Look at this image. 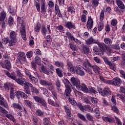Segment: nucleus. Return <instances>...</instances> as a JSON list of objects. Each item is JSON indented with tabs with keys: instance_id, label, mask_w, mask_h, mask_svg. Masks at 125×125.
<instances>
[{
	"instance_id": "1",
	"label": "nucleus",
	"mask_w": 125,
	"mask_h": 125,
	"mask_svg": "<svg viewBox=\"0 0 125 125\" xmlns=\"http://www.w3.org/2000/svg\"><path fill=\"white\" fill-rule=\"evenodd\" d=\"M4 72L7 77L10 79H12V80H14V81H16L17 83H19V84H20L21 85H24V88H25V87L29 88V86L30 87H33V85L31 83L25 82V78H21V79H16L15 72H12L11 74H10L7 71L4 70Z\"/></svg>"
},
{
	"instance_id": "2",
	"label": "nucleus",
	"mask_w": 125,
	"mask_h": 125,
	"mask_svg": "<svg viewBox=\"0 0 125 125\" xmlns=\"http://www.w3.org/2000/svg\"><path fill=\"white\" fill-rule=\"evenodd\" d=\"M18 26L21 25V38L24 41H27V35L26 33V30L25 29V26L23 24V18L18 17L17 19Z\"/></svg>"
},
{
	"instance_id": "3",
	"label": "nucleus",
	"mask_w": 125,
	"mask_h": 125,
	"mask_svg": "<svg viewBox=\"0 0 125 125\" xmlns=\"http://www.w3.org/2000/svg\"><path fill=\"white\" fill-rule=\"evenodd\" d=\"M64 84L65 86V95L66 97H70V93L72 92V90L71 89V83L67 79H64L63 80Z\"/></svg>"
},
{
	"instance_id": "4",
	"label": "nucleus",
	"mask_w": 125,
	"mask_h": 125,
	"mask_svg": "<svg viewBox=\"0 0 125 125\" xmlns=\"http://www.w3.org/2000/svg\"><path fill=\"white\" fill-rule=\"evenodd\" d=\"M9 46L14 45L17 42V33L15 31H11L10 33Z\"/></svg>"
},
{
	"instance_id": "5",
	"label": "nucleus",
	"mask_w": 125,
	"mask_h": 125,
	"mask_svg": "<svg viewBox=\"0 0 125 125\" xmlns=\"http://www.w3.org/2000/svg\"><path fill=\"white\" fill-rule=\"evenodd\" d=\"M108 84L114 85L115 86H120V84H122V80L119 77H115L113 80H107L105 82Z\"/></svg>"
},
{
	"instance_id": "6",
	"label": "nucleus",
	"mask_w": 125,
	"mask_h": 125,
	"mask_svg": "<svg viewBox=\"0 0 125 125\" xmlns=\"http://www.w3.org/2000/svg\"><path fill=\"white\" fill-rule=\"evenodd\" d=\"M78 107L80 108V110L83 112H84V111H86V112H89L90 113H93L94 112L93 109L91 108L90 105H87L83 106L82 104H79L78 105Z\"/></svg>"
},
{
	"instance_id": "7",
	"label": "nucleus",
	"mask_w": 125,
	"mask_h": 125,
	"mask_svg": "<svg viewBox=\"0 0 125 125\" xmlns=\"http://www.w3.org/2000/svg\"><path fill=\"white\" fill-rule=\"evenodd\" d=\"M81 62L83 63V66L86 68V70L87 72L90 75H93V73H92V70L89 68H91L92 67V65H91V64L89 63L88 60H85V61L83 62V61H81Z\"/></svg>"
},
{
	"instance_id": "8",
	"label": "nucleus",
	"mask_w": 125,
	"mask_h": 125,
	"mask_svg": "<svg viewBox=\"0 0 125 125\" xmlns=\"http://www.w3.org/2000/svg\"><path fill=\"white\" fill-rule=\"evenodd\" d=\"M98 91L100 94L104 97L107 96V95H111L112 94V93L110 90V88L108 87L104 88V90L101 88H99Z\"/></svg>"
},
{
	"instance_id": "9",
	"label": "nucleus",
	"mask_w": 125,
	"mask_h": 125,
	"mask_svg": "<svg viewBox=\"0 0 125 125\" xmlns=\"http://www.w3.org/2000/svg\"><path fill=\"white\" fill-rule=\"evenodd\" d=\"M33 99H34L36 102L42 104V105L43 107H46L47 106V104L46 103V102H45L44 99L42 98H40L39 96H33Z\"/></svg>"
},
{
	"instance_id": "10",
	"label": "nucleus",
	"mask_w": 125,
	"mask_h": 125,
	"mask_svg": "<svg viewBox=\"0 0 125 125\" xmlns=\"http://www.w3.org/2000/svg\"><path fill=\"white\" fill-rule=\"evenodd\" d=\"M83 67L80 65H77L75 68V72L80 76H84V72L83 71Z\"/></svg>"
},
{
	"instance_id": "11",
	"label": "nucleus",
	"mask_w": 125,
	"mask_h": 125,
	"mask_svg": "<svg viewBox=\"0 0 125 125\" xmlns=\"http://www.w3.org/2000/svg\"><path fill=\"white\" fill-rule=\"evenodd\" d=\"M0 65L2 68L7 69V70H10V69H11V63L8 60L5 61L4 63L0 62Z\"/></svg>"
},
{
	"instance_id": "12",
	"label": "nucleus",
	"mask_w": 125,
	"mask_h": 125,
	"mask_svg": "<svg viewBox=\"0 0 125 125\" xmlns=\"http://www.w3.org/2000/svg\"><path fill=\"white\" fill-rule=\"evenodd\" d=\"M15 95L18 99H19L20 97H21V98H23L24 99H27V98H28V95L22 91H17Z\"/></svg>"
},
{
	"instance_id": "13",
	"label": "nucleus",
	"mask_w": 125,
	"mask_h": 125,
	"mask_svg": "<svg viewBox=\"0 0 125 125\" xmlns=\"http://www.w3.org/2000/svg\"><path fill=\"white\" fill-rule=\"evenodd\" d=\"M78 90H82L83 92H84L85 93H87L88 92V88H87V86H86V85L84 83H82L78 86V87L77 88Z\"/></svg>"
},
{
	"instance_id": "14",
	"label": "nucleus",
	"mask_w": 125,
	"mask_h": 125,
	"mask_svg": "<svg viewBox=\"0 0 125 125\" xmlns=\"http://www.w3.org/2000/svg\"><path fill=\"white\" fill-rule=\"evenodd\" d=\"M70 81L72 84H73V85H75L77 88H78V86L81 84L80 80L77 78L72 77Z\"/></svg>"
},
{
	"instance_id": "15",
	"label": "nucleus",
	"mask_w": 125,
	"mask_h": 125,
	"mask_svg": "<svg viewBox=\"0 0 125 125\" xmlns=\"http://www.w3.org/2000/svg\"><path fill=\"white\" fill-rule=\"evenodd\" d=\"M86 27L88 30H90L93 27V20L91 19V16L88 17Z\"/></svg>"
},
{
	"instance_id": "16",
	"label": "nucleus",
	"mask_w": 125,
	"mask_h": 125,
	"mask_svg": "<svg viewBox=\"0 0 125 125\" xmlns=\"http://www.w3.org/2000/svg\"><path fill=\"white\" fill-rule=\"evenodd\" d=\"M0 99H1L0 100V105L3 106L6 109H8V108H9L8 104L5 102V100H4V98L2 97L1 95H0Z\"/></svg>"
},
{
	"instance_id": "17",
	"label": "nucleus",
	"mask_w": 125,
	"mask_h": 125,
	"mask_svg": "<svg viewBox=\"0 0 125 125\" xmlns=\"http://www.w3.org/2000/svg\"><path fill=\"white\" fill-rule=\"evenodd\" d=\"M93 50L96 54L97 55H101V56H102L104 54V53H103V50H102L101 51H100L99 48H98V47L97 46H94L93 47Z\"/></svg>"
},
{
	"instance_id": "18",
	"label": "nucleus",
	"mask_w": 125,
	"mask_h": 125,
	"mask_svg": "<svg viewBox=\"0 0 125 125\" xmlns=\"http://www.w3.org/2000/svg\"><path fill=\"white\" fill-rule=\"evenodd\" d=\"M88 13L86 10L83 11V14L81 16V21L83 23H85L86 22V15H87Z\"/></svg>"
},
{
	"instance_id": "19",
	"label": "nucleus",
	"mask_w": 125,
	"mask_h": 125,
	"mask_svg": "<svg viewBox=\"0 0 125 125\" xmlns=\"http://www.w3.org/2000/svg\"><path fill=\"white\" fill-rule=\"evenodd\" d=\"M97 42V40H94L93 38L91 37L87 39V40H85L86 44L87 45H90V44H93V43H96Z\"/></svg>"
},
{
	"instance_id": "20",
	"label": "nucleus",
	"mask_w": 125,
	"mask_h": 125,
	"mask_svg": "<svg viewBox=\"0 0 125 125\" xmlns=\"http://www.w3.org/2000/svg\"><path fill=\"white\" fill-rule=\"evenodd\" d=\"M96 44H97L99 46V47L100 48L101 51L103 50V53H104V50H105V46H106V44L104 43V42H101L98 40H97V43H96Z\"/></svg>"
},
{
	"instance_id": "21",
	"label": "nucleus",
	"mask_w": 125,
	"mask_h": 125,
	"mask_svg": "<svg viewBox=\"0 0 125 125\" xmlns=\"http://www.w3.org/2000/svg\"><path fill=\"white\" fill-rule=\"evenodd\" d=\"M39 69L40 72H42L46 75H49V71H48V69L46 68V67L44 66V65H42L41 67H39Z\"/></svg>"
},
{
	"instance_id": "22",
	"label": "nucleus",
	"mask_w": 125,
	"mask_h": 125,
	"mask_svg": "<svg viewBox=\"0 0 125 125\" xmlns=\"http://www.w3.org/2000/svg\"><path fill=\"white\" fill-rule=\"evenodd\" d=\"M18 57L21 60L24 61V62L27 61V59H26V55L24 53V52H20L18 54Z\"/></svg>"
},
{
	"instance_id": "23",
	"label": "nucleus",
	"mask_w": 125,
	"mask_h": 125,
	"mask_svg": "<svg viewBox=\"0 0 125 125\" xmlns=\"http://www.w3.org/2000/svg\"><path fill=\"white\" fill-rule=\"evenodd\" d=\"M90 52V50L89 49V48L87 47V46L83 45V46L82 53H83V54H85L86 55H87V54H89Z\"/></svg>"
},
{
	"instance_id": "24",
	"label": "nucleus",
	"mask_w": 125,
	"mask_h": 125,
	"mask_svg": "<svg viewBox=\"0 0 125 125\" xmlns=\"http://www.w3.org/2000/svg\"><path fill=\"white\" fill-rule=\"evenodd\" d=\"M116 4L118 7L120 8V9L124 10L125 8V4L124 2L121 0H116Z\"/></svg>"
},
{
	"instance_id": "25",
	"label": "nucleus",
	"mask_w": 125,
	"mask_h": 125,
	"mask_svg": "<svg viewBox=\"0 0 125 125\" xmlns=\"http://www.w3.org/2000/svg\"><path fill=\"white\" fill-rule=\"evenodd\" d=\"M66 98H68L69 102L71 104V105H73V106H78V105H79L74 98H71V93H70L69 97H66Z\"/></svg>"
},
{
	"instance_id": "26",
	"label": "nucleus",
	"mask_w": 125,
	"mask_h": 125,
	"mask_svg": "<svg viewBox=\"0 0 125 125\" xmlns=\"http://www.w3.org/2000/svg\"><path fill=\"white\" fill-rule=\"evenodd\" d=\"M48 103L50 104L51 105V106H54L55 107H58V104H59V102L56 100L55 101V103L54 101H52V100L50 99H48Z\"/></svg>"
},
{
	"instance_id": "27",
	"label": "nucleus",
	"mask_w": 125,
	"mask_h": 125,
	"mask_svg": "<svg viewBox=\"0 0 125 125\" xmlns=\"http://www.w3.org/2000/svg\"><path fill=\"white\" fill-rule=\"evenodd\" d=\"M65 27L68 29H69V30H71V29H75V28H76L75 24L71 21H68L66 22L65 24Z\"/></svg>"
},
{
	"instance_id": "28",
	"label": "nucleus",
	"mask_w": 125,
	"mask_h": 125,
	"mask_svg": "<svg viewBox=\"0 0 125 125\" xmlns=\"http://www.w3.org/2000/svg\"><path fill=\"white\" fill-rule=\"evenodd\" d=\"M40 84H42V85H51L52 84V83L51 82H48L46 80H40Z\"/></svg>"
},
{
	"instance_id": "29",
	"label": "nucleus",
	"mask_w": 125,
	"mask_h": 125,
	"mask_svg": "<svg viewBox=\"0 0 125 125\" xmlns=\"http://www.w3.org/2000/svg\"><path fill=\"white\" fill-rule=\"evenodd\" d=\"M55 9L56 15L59 17H62V14H61V13L60 12V9H59V6L57 4H55Z\"/></svg>"
},
{
	"instance_id": "30",
	"label": "nucleus",
	"mask_w": 125,
	"mask_h": 125,
	"mask_svg": "<svg viewBox=\"0 0 125 125\" xmlns=\"http://www.w3.org/2000/svg\"><path fill=\"white\" fill-rule=\"evenodd\" d=\"M67 66L68 67V68L70 70L71 73L72 74L75 73V68H74V66H73V64L71 63V62H68L67 63Z\"/></svg>"
},
{
	"instance_id": "31",
	"label": "nucleus",
	"mask_w": 125,
	"mask_h": 125,
	"mask_svg": "<svg viewBox=\"0 0 125 125\" xmlns=\"http://www.w3.org/2000/svg\"><path fill=\"white\" fill-rule=\"evenodd\" d=\"M64 109L68 117L71 118V116H72V114H71V109H70V108L66 105L64 106Z\"/></svg>"
},
{
	"instance_id": "32",
	"label": "nucleus",
	"mask_w": 125,
	"mask_h": 125,
	"mask_svg": "<svg viewBox=\"0 0 125 125\" xmlns=\"http://www.w3.org/2000/svg\"><path fill=\"white\" fill-rule=\"evenodd\" d=\"M55 66H56V67H60L61 68H64V63L63 62H59V61H56L54 63Z\"/></svg>"
},
{
	"instance_id": "33",
	"label": "nucleus",
	"mask_w": 125,
	"mask_h": 125,
	"mask_svg": "<svg viewBox=\"0 0 125 125\" xmlns=\"http://www.w3.org/2000/svg\"><path fill=\"white\" fill-rule=\"evenodd\" d=\"M29 77V79L32 82V83H34L35 84H38V79L36 78L34 76L31 75Z\"/></svg>"
},
{
	"instance_id": "34",
	"label": "nucleus",
	"mask_w": 125,
	"mask_h": 125,
	"mask_svg": "<svg viewBox=\"0 0 125 125\" xmlns=\"http://www.w3.org/2000/svg\"><path fill=\"white\" fill-rule=\"evenodd\" d=\"M102 119L104 122H107L108 123H113L114 122V118L112 117H102Z\"/></svg>"
},
{
	"instance_id": "35",
	"label": "nucleus",
	"mask_w": 125,
	"mask_h": 125,
	"mask_svg": "<svg viewBox=\"0 0 125 125\" xmlns=\"http://www.w3.org/2000/svg\"><path fill=\"white\" fill-rule=\"evenodd\" d=\"M12 107H13L14 109H18L20 110H22V106L18 104L13 103Z\"/></svg>"
},
{
	"instance_id": "36",
	"label": "nucleus",
	"mask_w": 125,
	"mask_h": 125,
	"mask_svg": "<svg viewBox=\"0 0 125 125\" xmlns=\"http://www.w3.org/2000/svg\"><path fill=\"white\" fill-rule=\"evenodd\" d=\"M16 71L17 73L18 77L20 78L19 80H21V81H22V79H24V78H23V77H24V75H23V74H22V73L20 72V70H19V69L17 68H16Z\"/></svg>"
},
{
	"instance_id": "37",
	"label": "nucleus",
	"mask_w": 125,
	"mask_h": 125,
	"mask_svg": "<svg viewBox=\"0 0 125 125\" xmlns=\"http://www.w3.org/2000/svg\"><path fill=\"white\" fill-rule=\"evenodd\" d=\"M92 68L94 71L96 73V74H99V71H100V68L98 66L96 65H94L92 66Z\"/></svg>"
},
{
	"instance_id": "38",
	"label": "nucleus",
	"mask_w": 125,
	"mask_h": 125,
	"mask_svg": "<svg viewBox=\"0 0 125 125\" xmlns=\"http://www.w3.org/2000/svg\"><path fill=\"white\" fill-rule=\"evenodd\" d=\"M5 17H6V13L4 11L1 12L0 16V21H4Z\"/></svg>"
},
{
	"instance_id": "39",
	"label": "nucleus",
	"mask_w": 125,
	"mask_h": 125,
	"mask_svg": "<svg viewBox=\"0 0 125 125\" xmlns=\"http://www.w3.org/2000/svg\"><path fill=\"white\" fill-rule=\"evenodd\" d=\"M56 72L60 78H62V77H63V73H62V69H61V68H57L56 69Z\"/></svg>"
},
{
	"instance_id": "40",
	"label": "nucleus",
	"mask_w": 125,
	"mask_h": 125,
	"mask_svg": "<svg viewBox=\"0 0 125 125\" xmlns=\"http://www.w3.org/2000/svg\"><path fill=\"white\" fill-rule=\"evenodd\" d=\"M6 118L9 119L10 121H12V122H13V123H15L16 122V120H15V118H14V117L13 116H12L11 114H7L6 115Z\"/></svg>"
},
{
	"instance_id": "41",
	"label": "nucleus",
	"mask_w": 125,
	"mask_h": 125,
	"mask_svg": "<svg viewBox=\"0 0 125 125\" xmlns=\"http://www.w3.org/2000/svg\"><path fill=\"white\" fill-rule=\"evenodd\" d=\"M51 93L52 97L53 98L55 101H56V100H57V93H56V91H55L54 90H53L51 91Z\"/></svg>"
},
{
	"instance_id": "42",
	"label": "nucleus",
	"mask_w": 125,
	"mask_h": 125,
	"mask_svg": "<svg viewBox=\"0 0 125 125\" xmlns=\"http://www.w3.org/2000/svg\"><path fill=\"white\" fill-rule=\"evenodd\" d=\"M117 96L118 98H120L121 99L122 102L125 103V95H123V94H117Z\"/></svg>"
},
{
	"instance_id": "43",
	"label": "nucleus",
	"mask_w": 125,
	"mask_h": 125,
	"mask_svg": "<svg viewBox=\"0 0 125 125\" xmlns=\"http://www.w3.org/2000/svg\"><path fill=\"white\" fill-rule=\"evenodd\" d=\"M65 35H66V36L65 37L68 38V39H70L71 41H73L75 39V37L69 32H66Z\"/></svg>"
},
{
	"instance_id": "44",
	"label": "nucleus",
	"mask_w": 125,
	"mask_h": 125,
	"mask_svg": "<svg viewBox=\"0 0 125 125\" xmlns=\"http://www.w3.org/2000/svg\"><path fill=\"white\" fill-rule=\"evenodd\" d=\"M67 10L68 12H70L71 13V14H75V8L73 7V6H70L67 8Z\"/></svg>"
},
{
	"instance_id": "45",
	"label": "nucleus",
	"mask_w": 125,
	"mask_h": 125,
	"mask_svg": "<svg viewBox=\"0 0 125 125\" xmlns=\"http://www.w3.org/2000/svg\"><path fill=\"white\" fill-rule=\"evenodd\" d=\"M35 114L36 116H39V117H42V116H43V112H42L41 109H37Z\"/></svg>"
},
{
	"instance_id": "46",
	"label": "nucleus",
	"mask_w": 125,
	"mask_h": 125,
	"mask_svg": "<svg viewBox=\"0 0 125 125\" xmlns=\"http://www.w3.org/2000/svg\"><path fill=\"white\" fill-rule=\"evenodd\" d=\"M9 42H10V40L8 39V38H3L2 40V43L3 44H4L5 45L7 44V43H9Z\"/></svg>"
},
{
	"instance_id": "47",
	"label": "nucleus",
	"mask_w": 125,
	"mask_h": 125,
	"mask_svg": "<svg viewBox=\"0 0 125 125\" xmlns=\"http://www.w3.org/2000/svg\"><path fill=\"white\" fill-rule=\"evenodd\" d=\"M35 63L37 64V65H39V66H41L42 65V61L41 60V58L39 57H36L35 58Z\"/></svg>"
},
{
	"instance_id": "48",
	"label": "nucleus",
	"mask_w": 125,
	"mask_h": 125,
	"mask_svg": "<svg viewBox=\"0 0 125 125\" xmlns=\"http://www.w3.org/2000/svg\"><path fill=\"white\" fill-rule=\"evenodd\" d=\"M104 42L106 44H112V40L110 38H104Z\"/></svg>"
},
{
	"instance_id": "49",
	"label": "nucleus",
	"mask_w": 125,
	"mask_h": 125,
	"mask_svg": "<svg viewBox=\"0 0 125 125\" xmlns=\"http://www.w3.org/2000/svg\"><path fill=\"white\" fill-rule=\"evenodd\" d=\"M34 5L36 7V9L38 12L41 11V6L39 2H37V1L34 0Z\"/></svg>"
},
{
	"instance_id": "50",
	"label": "nucleus",
	"mask_w": 125,
	"mask_h": 125,
	"mask_svg": "<svg viewBox=\"0 0 125 125\" xmlns=\"http://www.w3.org/2000/svg\"><path fill=\"white\" fill-rule=\"evenodd\" d=\"M104 28V24L103 23V22H100L98 25V31H102Z\"/></svg>"
},
{
	"instance_id": "51",
	"label": "nucleus",
	"mask_w": 125,
	"mask_h": 125,
	"mask_svg": "<svg viewBox=\"0 0 125 125\" xmlns=\"http://www.w3.org/2000/svg\"><path fill=\"white\" fill-rule=\"evenodd\" d=\"M77 117L80 119V120H82V121H83V122H85L86 119H85V117L83 116V115L81 114V113H78L77 114Z\"/></svg>"
},
{
	"instance_id": "52",
	"label": "nucleus",
	"mask_w": 125,
	"mask_h": 125,
	"mask_svg": "<svg viewBox=\"0 0 125 125\" xmlns=\"http://www.w3.org/2000/svg\"><path fill=\"white\" fill-rule=\"evenodd\" d=\"M47 32V30H46V28H45V25H43L42 28V33L43 36H45L46 35V32Z\"/></svg>"
},
{
	"instance_id": "53",
	"label": "nucleus",
	"mask_w": 125,
	"mask_h": 125,
	"mask_svg": "<svg viewBox=\"0 0 125 125\" xmlns=\"http://www.w3.org/2000/svg\"><path fill=\"white\" fill-rule=\"evenodd\" d=\"M41 12L43 14L46 13V8H45V5H41Z\"/></svg>"
},
{
	"instance_id": "54",
	"label": "nucleus",
	"mask_w": 125,
	"mask_h": 125,
	"mask_svg": "<svg viewBox=\"0 0 125 125\" xmlns=\"http://www.w3.org/2000/svg\"><path fill=\"white\" fill-rule=\"evenodd\" d=\"M24 103L25 104L26 106H27L28 107H31V106H32L31 102L28 100H25L24 101Z\"/></svg>"
},
{
	"instance_id": "55",
	"label": "nucleus",
	"mask_w": 125,
	"mask_h": 125,
	"mask_svg": "<svg viewBox=\"0 0 125 125\" xmlns=\"http://www.w3.org/2000/svg\"><path fill=\"white\" fill-rule=\"evenodd\" d=\"M41 27H42V25L38 23L36 26L34 28V31H35V32H37V33H39V32H40L41 30Z\"/></svg>"
},
{
	"instance_id": "56",
	"label": "nucleus",
	"mask_w": 125,
	"mask_h": 125,
	"mask_svg": "<svg viewBox=\"0 0 125 125\" xmlns=\"http://www.w3.org/2000/svg\"><path fill=\"white\" fill-rule=\"evenodd\" d=\"M88 92H89V93H94V94L97 93V91L95 90V88L92 87L89 88Z\"/></svg>"
},
{
	"instance_id": "57",
	"label": "nucleus",
	"mask_w": 125,
	"mask_h": 125,
	"mask_svg": "<svg viewBox=\"0 0 125 125\" xmlns=\"http://www.w3.org/2000/svg\"><path fill=\"white\" fill-rule=\"evenodd\" d=\"M117 24H118V20H117V19H114L111 20V26H116Z\"/></svg>"
},
{
	"instance_id": "58",
	"label": "nucleus",
	"mask_w": 125,
	"mask_h": 125,
	"mask_svg": "<svg viewBox=\"0 0 125 125\" xmlns=\"http://www.w3.org/2000/svg\"><path fill=\"white\" fill-rule=\"evenodd\" d=\"M13 22H14L13 18H12V17L11 16H10L9 17V20L8 21L9 25L10 26H12V25L13 24Z\"/></svg>"
},
{
	"instance_id": "59",
	"label": "nucleus",
	"mask_w": 125,
	"mask_h": 125,
	"mask_svg": "<svg viewBox=\"0 0 125 125\" xmlns=\"http://www.w3.org/2000/svg\"><path fill=\"white\" fill-rule=\"evenodd\" d=\"M108 65L111 70H113V71L116 70V64H115V63H111V62H110Z\"/></svg>"
},
{
	"instance_id": "60",
	"label": "nucleus",
	"mask_w": 125,
	"mask_h": 125,
	"mask_svg": "<svg viewBox=\"0 0 125 125\" xmlns=\"http://www.w3.org/2000/svg\"><path fill=\"white\" fill-rule=\"evenodd\" d=\"M111 109L112 110V111H113V112H114L115 113H116V114H119V109H118L117 107H116V106L114 105V106H111Z\"/></svg>"
},
{
	"instance_id": "61",
	"label": "nucleus",
	"mask_w": 125,
	"mask_h": 125,
	"mask_svg": "<svg viewBox=\"0 0 125 125\" xmlns=\"http://www.w3.org/2000/svg\"><path fill=\"white\" fill-rule=\"evenodd\" d=\"M92 4L95 7H97V6H98V4H99V0H93Z\"/></svg>"
},
{
	"instance_id": "62",
	"label": "nucleus",
	"mask_w": 125,
	"mask_h": 125,
	"mask_svg": "<svg viewBox=\"0 0 125 125\" xmlns=\"http://www.w3.org/2000/svg\"><path fill=\"white\" fill-rule=\"evenodd\" d=\"M119 92L120 93H123L125 95V87L124 86H121L119 89Z\"/></svg>"
},
{
	"instance_id": "63",
	"label": "nucleus",
	"mask_w": 125,
	"mask_h": 125,
	"mask_svg": "<svg viewBox=\"0 0 125 125\" xmlns=\"http://www.w3.org/2000/svg\"><path fill=\"white\" fill-rule=\"evenodd\" d=\"M43 125H50V122L47 119V118H44L43 119Z\"/></svg>"
},
{
	"instance_id": "64",
	"label": "nucleus",
	"mask_w": 125,
	"mask_h": 125,
	"mask_svg": "<svg viewBox=\"0 0 125 125\" xmlns=\"http://www.w3.org/2000/svg\"><path fill=\"white\" fill-rule=\"evenodd\" d=\"M119 72L120 73V74L121 75V78H123V79H124V80H125V71L121 69L119 70Z\"/></svg>"
}]
</instances>
